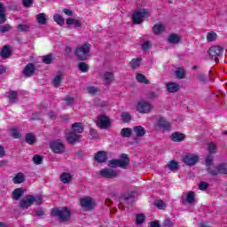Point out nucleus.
I'll list each match as a JSON object with an SVG mask.
<instances>
[{
    "label": "nucleus",
    "mask_w": 227,
    "mask_h": 227,
    "mask_svg": "<svg viewBox=\"0 0 227 227\" xmlns=\"http://www.w3.org/2000/svg\"><path fill=\"white\" fill-rule=\"evenodd\" d=\"M43 203V199L42 196H35V195H26L24 198H22L20 201V208L21 210H27L29 207H33V205H36L37 207H40Z\"/></svg>",
    "instance_id": "obj_1"
},
{
    "label": "nucleus",
    "mask_w": 227,
    "mask_h": 227,
    "mask_svg": "<svg viewBox=\"0 0 227 227\" xmlns=\"http://www.w3.org/2000/svg\"><path fill=\"white\" fill-rule=\"evenodd\" d=\"M90 52L91 44L88 42H85L83 44L78 46L75 49L74 55L76 56L77 59H79V61H86V59L91 56Z\"/></svg>",
    "instance_id": "obj_2"
},
{
    "label": "nucleus",
    "mask_w": 227,
    "mask_h": 227,
    "mask_svg": "<svg viewBox=\"0 0 227 227\" xmlns=\"http://www.w3.org/2000/svg\"><path fill=\"white\" fill-rule=\"evenodd\" d=\"M53 217H59L62 223H67L70 219V209L68 207H54L51 210Z\"/></svg>",
    "instance_id": "obj_3"
},
{
    "label": "nucleus",
    "mask_w": 227,
    "mask_h": 227,
    "mask_svg": "<svg viewBox=\"0 0 227 227\" xmlns=\"http://www.w3.org/2000/svg\"><path fill=\"white\" fill-rule=\"evenodd\" d=\"M130 164V159L125 153L121 155L119 160H111L108 163L109 168H121L122 169H127V166Z\"/></svg>",
    "instance_id": "obj_4"
},
{
    "label": "nucleus",
    "mask_w": 227,
    "mask_h": 227,
    "mask_svg": "<svg viewBox=\"0 0 227 227\" xmlns=\"http://www.w3.org/2000/svg\"><path fill=\"white\" fill-rule=\"evenodd\" d=\"M150 17V12H148L147 9H140V10H136L133 12L132 15V22L135 25L137 24H143V21L145 19H148Z\"/></svg>",
    "instance_id": "obj_5"
},
{
    "label": "nucleus",
    "mask_w": 227,
    "mask_h": 227,
    "mask_svg": "<svg viewBox=\"0 0 227 227\" xmlns=\"http://www.w3.org/2000/svg\"><path fill=\"white\" fill-rule=\"evenodd\" d=\"M207 174L211 176H217V175H227V163H221L214 167L207 168Z\"/></svg>",
    "instance_id": "obj_6"
},
{
    "label": "nucleus",
    "mask_w": 227,
    "mask_h": 227,
    "mask_svg": "<svg viewBox=\"0 0 227 227\" xmlns=\"http://www.w3.org/2000/svg\"><path fill=\"white\" fill-rule=\"evenodd\" d=\"M207 53L211 59H214L215 63H219V58L223 55V47L212 46L207 51Z\"/></svg>",
    "instance_id": "obj_7"
},
{
    "label": "nucleus",
    "mask_w": 227,
    "mask_h": 227,
    "mask_svg": "<svg viewBox=\"0 0 227 227\" xmlns=\"http://www.w3.org/2000/svg\"><path fill=\"white\" fill-rule=\"evenodd\" d=\"M153 110V105L148 101H140L137 106V111L142 114H147Z\"/></svg>",
    "instance_id": "obj_8"
},
{
    "label": "nucleus",
    "mask_w": 227,
    "mask_h": 227,
    "mask_svg": "<svg viewBox=\"0 0 227 227\" xmlns=\"http://www.w3.org/2000/svg\"><path fill=\"white\" fill-rule=\"evenodd\" d=\"M98 175L102 176V178H116L118 176V171L113 168H102L98 172Z\"/></svg>",
    "instance_id": "obj_9"
},
{
    "label": "nucleus",
    "mask_w": 227,
    "mask_h": 227,
    "mask_svg": "<svg viewBox=\"0 0 227 227\" xmlns=\"http://www.w3.org/2000/svg\"><path fill=\"white\" fill-rule=\"evenodd\" d=\"M80 204L84 210H93L95 207V203L93 202V199L91 197H84L80 200Z\"/></svg>",
    "instance_id": "obj_10"
},
{
    "label": "nucleus",
    "mask_w": 227,
    "mask_h": 227,
    "mask_svg": "<svg viewBox=\"0 0 227 227\" xmlns=\"http://www.w3.org/2000/svg\"><path fill=\"white\" fill-rule=\"evenodd\" d=\"M51 148L54 153H63L65 152V144L61 140H55L51 144Z\"/></svg>",
    "instance_id": "obj_11"
},
{
    "label": "nucleus",
    "mask_w": 227,
    "mask_h": 227,
    "mask_svg": "<svg viewBox=\"0 0 227 227\" xmlns=\"http://www.w3.org/2000/svg\"><path fill=\"white\" fill-rule=\"evenodd\" d=\"M157 127L164 130V132H169L171 130V123L164 117H160L157 121Z\"/></svg>",
    "instance_id": "obj_12"
},
{
    "label": "nucleus",
    "mask_w": 227,
    "mask_h": 227,
    "mask_svg": "<svg viewBox=\"0 0 227 227\" xmlns=\"http://www.w3.org/2000/svg\"><path fill=\"white\" fill-rule=\"evenodd\" d=\"M198 160H200V157L194 154L184 155L183 158V162H184L186 166H195Z\"/></svg>",
    "instance_id": "obj_13"
},
{
    "label": "nucleus",
    "mask_w": 227,
    "mask_h": 227,
    "mask_svg": "<svg viewBox=\"0 0 227 227\" xmlns=\"http://www.w3.org/2000/svg\"><path fill=\"white\" fill-rule=\"evenodd\" d=\"M98 125L100 129H107L111 126V121L106 115H99L98 117Z\"/></svg>",
    "instance_id": "obj_14"
},
{
    "label": "nucleus",
    "mask_w": 227,
    "mask_h": 227,
    "mask_svg": "<svg viewBox=\"0 0 227 227\" xmlns=\"http://www.w3.org/2000/svg\"><path fill=\"white\" fill-rule=\"evenodd\" d=\"M66 139L69 145H75V143L81 141V135L75 132H69L67 134Z\"/></svg>",
    "instance_id": "obj_15"
},
{
    "label": "nucleus",
    "mask_w": 227,
    "mask_h": 227,
    "mask_svg": "<svg viewBox=\"0 0 227 227\" xmlns=\"http://www.w3.org/2000/svg\"><path fill=\"white\" fill-rule=\"evenodd\" d=\"M107 159H108L107 153L104 151H98L94 157V160H96V162H98L99 164L106 162Z\"/></svg>",
    "instance_id": "obj_16"
},
{
    "label": "nucleus",
    "mask_w": 227,
    "mask_h": 227,
    "mask_svg": "<svg viewBox=\"0 0 227 227\" xmlns=\"http://www.w3.org/2000/svg\"><path fill=\"white\" fill-rule=\"evenodd\" d=\"M35 70L36 67H35V64L29 63L25 67L23 70V75H25V77H31V75L35 74Z\"/></svg>",
    "instance_id": "obj_17"
},
{
    "label": "nucleus",
    "mask_w": 227,
    "mask_h": 227,
    "mask_svg": "<svg viewBox=\"0 0 227 227\" xmlns=\"http://www.w3.org/2000/svg\"><path fill=\"white\" fill-rule=\"evenodd\" d=\"M103 81L105 82V86H109L110 84L114 82V74H113L112 72H106L103 75Z\"/></svg>",
    "instance_id": "obj_18"
},
{
    "label": "nucleus",
    "mask_w": 227,
    "mask_h": 227,
    "mask_svg": "<svg viewBox=\"0 0 227 227\" xmlns=\"http://www.w3.org/2000/svg\"><path fill=\"white\" fill-rule=\"evenodd\" d=\"M167 91L168 93H176L177 91L180 90V84L176 82H170L166 84Z\"/></svg>",
    "instance_id": "obj_19"
},
{
    "label": "nucleus",
    "mask_w": 227,
    "mask_h": 227,
    "mask_svg": "<svg viewBox=\"0 0 227 227\" xmlns=\"http://www.w3.org/2000/svg\"><path fill=\"white\" fill-rule=\"evenodd\" d=\"M0 56L4 59H8L10 56H12V51L10 50V45H4L1 51H0Z\"/></svg>",
    "instance_id": "obj_20"
},
{
    "label": "nucleus",
    "mask_w": 227,
    "mask_h": 227,
    "mask_svg": "<svg viewBox=\"0 0 227 227\" xmlns=\"http://www.w3.org/2000/svg\"><path fill=\"white\" fill-rule=\"evenodd\" d=\"M129 200H132V192H128L120 197L119 199V208H123V205H125V202L129 201Z\"/></svg>",
    "instance_id": "obj_21"
},
{
    "label": "nucleus",
    "mask_w": 227,
    "mask_h": 227,
    "mask_svg": "<svg viewBox=\"0 0 227 227\" xmlns=\"http://www.w3.org/2000/svg\"><path fill=\"white\" fill-rule=\"evenodd\" d=\"M171 139L175 143H182V141H184V139H185V134L180 133V132H174L171 135Z\"/></svg>",
    "instance_id": "obj_22"
},
{
    "label": "nucleus",
    "mask_w": 227,
    "mask_h": 227,
    "mask_svg": "<svg viewBox=\"0 0 227 227\" xmlns=\"http://www.w3.org/2000/svg\"><path fill=\"white\" fill-rule=\"evenodd\" d=\"M168 43H173L174 45H176L182 42V37L178 35L177 34H171L168 38Z\"/></svg>",
    "instance_id": "obj_23"
},
{
    "label": "nucleus",
    "mask_w": 227,
    "mask_h": 227,
    "mask_svg": "<svg viewBox=\"0 0 227 227\" xmlns=\"http://www.w3.org/2000/svg\"><path fill=\"white\" fill-rule=\"evenodd\" d=\"M24 195V188H17L12 192V200L19 201Z\"/></svg>",
    "instance_id": "obj_24"
},
{
    "label": "nucleus",
    "mask_w": 227,
    "mask_h": 227,
    "mask_svg": "<svg viewBox=\"0 0 227 227\" xmlns=\"http://www.w3.org/2000/svg\"><path fill=\"white\" fill-rule=\"evenodd\" d=\"M6 22V7L0 2V24Z\"/></svg>",
    "instance_id": "obj_25"
},
{
    "label": "nucleus",
    "mask_w": 227,
    "mask_h": 227,
    "mask_svg": "<svg viewBox=\"0 0 227 227\" xmlns=\"http://www.w3.org/2000/svg\"><path fill=\"white\" fill-rule=\"evenodd\" d=\"M71 129L73 132H76L77 134H82L84 132V126L81 122H74L72 124Z\"/></svg>",
    "instance_id": "obj_26"
},
{
    "label": "nucleus",
    "mask_w": 227,
    "mask_h": 227,
    "mask_svg": "<svg viewBox=\"0 0 227 227\" xmlns=\"http://www.w3.org/2000/svg\"><path fill=\"white\" fill-rule=\"evenodd\" d=\"M35 19L36 22L41 26H45L47 24V15L43 12L37 14Z\"/></svg>",
    "instance_id": "obj_27"
},
{
    "label": "nucleus",
    "mask_w": 227,
    "mask_h": 227,
    "mask_svg": "<svg viewBox=\"0 0 227 227\" xmlns=\"http://www.w3.org/2000/svg\"><path fill=\"white\" fill-rule=\"evenodd\" d=\"M60 180H61L62 184H70V182H72V180H74V177L72 176V175H70V173L64 172L60 176Z\"/></svg>",
    "instance_id": "obj_28"
},
{
    "label": "nucleus",
    "mask_w": 227,
    "mask_h": 227,
    "mask_svg": "<svg viewBox=\"0 0 227 227\" xmlns=\"http://www.w3.org/2000/svg\"><path fill=\"white\" fill-rule=\"evenodd\" d=\"M133 132L137 134V137H143V136L146 134V129H145L142 126H136L133 128Z\"/></svg>",
    "instance_id": "obj_29"
},
{
    "label": "nucleus",
    "mask_w": 227,
    "mask_h": 227,
    "mask_svg": "<svg viewBox=\"0 0 227 227\" xmlns=\"http://www.w3.org/2000/svg\"><path fill=\"white\" fill-rule=\"evenodd\" d=\"M66 24H67V26L74 25V27H81V26H82L81 20L73 18L67 19Z\"/></svg>",
    "instance_id": "obj_30"
},
{
    "label": "nucleus",
    "mask_w": 227,
    "mask_h": 227,
    "mask_svg": "<svg viewBox=\"0 0 227 227\" xmlns=\"http://www.w3.org/2000/svg\"><path fill=\"white\" fill-rule=\"evenodd\" d=\"M167 168L170 169V171H173L176 173V171H178V161L172 160L167 164Z\"/></svg>",
    "instance_id": "obj_31"
},
{
    "label": "nucleus",
    "mask_w": 227,
    "mask_h": 227,
    "mask_svg": "<svg viewBox=\"0 0 227 227\" xmlns=\"http://www.w3.org/2000/svg\"><path fill=\"white\" fill-rule=\"evenodd\" d=\"M136 79L137 82H141L142 84H150V81L141 73L137 74Z\"/></svg>",
    "instance_id": "obj_32"
},
{
    "label": "nucleus",
    "mask_w": 227,
    "mask_h": 227,
    "mask_svg": "<svg viewBox=\"0 0 227 227\" xmlns=\"http://www.w3.org/2000/svg\"><path fill=\"white\" fill-rule=\"evenodd\" d=\"M177 79H185V69L184 67H177L175 71Z\"/></svg>",
    "instance_id": "obj_33"
},
{
    "label": "nucleus",
    "mask_w": 227,
    "mask_h": 227,
    "mask_svg": "<svg viewBox=\"0 0 227 227\" xmlns=\"http://www.w3.org/2000/svg\"><path fill=\"white\" fill-rule=\"evenodd\" d=\"M25 141L27 143V145H35V142L36 141V137L32 133H27L25 136Z\"/></svg>",
    "instance_id": "obj_34"
},
{
    "label": "nucleus",
    "mask_w": 227,
    "mask_h": 227,
    "mask_svg": "<svg viewBox=\"0 0 227 227\" xmlns=\"http://www.w3.org/2000/svg\"><path fill=\"white\" fill-rule=\"evenodd\" d=\"M121 120L123 123H130L132 121V115L130 114L124 112L121 114Z\"/></svg>",
    "instance_id": "obj_35"
},
{
    "label": "nucleus",
    "mask_w": 227,
    "mask_h": 227,
    "mask_svg": "<svg viewBox=\"0 0 227 227\" xmlns=\"http://www.w3.org/2000/svg\"><path fill=\"white\" fill-rule=\"evenodd\" d=\"M164 29L165 27L162 24H156L153 27V32L154 35H160V33H163Z\"/></svg>",
    "instance_id": "obj_36"
},
{
    "label": "nucleus",
    "mask_w": 227,
    "mask_h": 227,
    "mask_svg": "<svg viewBox=\"0 0 227 227\" xmlns=\"http://www.w3.org/2000/svg\"><path fill=\"white\" fill-rule=\"evenodd\" d=\"M11 136L14 139H20L22 137V134H20V131L16 127L11 129Z\"/></svg>",
    "instance_id": "obj_37"
},
{
    "label": "nucleus",
    "mask_w": 227,
    "mask_h": 227,
    "mask_svg": "<svg viewBox=\"0 0 227 227\" xmlns=\"http://www.w3.org/2000/svg\"><path fill=\"white\" fill-rule=\"evenodd\" d=\"M25 181H26V177L22 173H18L16 176L13 178L14 184H23V182Z\"/></svg>",
    "instance_id": "obj_38"
},
{
    "label": "nucleus",
    "mask_w": 227,
    "mask_h": 227,
    "mask_svg": "<svg viewBox=\"0 0 227 227\" xmlns=\"http://www.w3.org/2000/svg\"><path fill=\"white\" fill-rule=\"evenodd\" d=\"M18 97H19V93L15 90H12L8 95V98L10 102H12V104H15V102H17Z\"/></svg>",
    "instance_id": "obj_39"
},
{
    "label": "nucleus",
    "mask_w": 227,
    "mask_h": 227,
    "mask_svg": "<svg viewBox=\"0 0 227 227\" xmlns=\"http://www.w3.org/2000/svg\"><path fill=\"white\" fill-rule=\"evenodd\" d=\"M121 136L122 137H130L132 136V129L130 128H123L121 129Z\"/></svg>",
    "instance_id": "obj_40"
},
{
    "label": "nucleus",
    "mask_w": 227,
    "mask_h": 227,
    "mask_svg": "<svg viewBox=\"0 0 227 227\" xmlns=\"http://www.w3.org/2000/svg\"><path fill=\"white\" fill-rule=\"evenodd\" d=\"M16 27L19 33H27L30 29V27L26 24H19Z\"/></svg>",
    "instance_id": "obj_41"
},
{
    "label": "nucleus",
    "mask_w": 227,
    "mask_h": 227,
    "mask_svg": "<svg viewBox=\"0 0 227 227\" xmlns=\"http://www.w3.org/2000/svg\"><path fill=\"white\" fill-rule=\"evenodd\" d=\"M54 61V57L51 54L43 56V63L45 65H51Z\"/></svg>",
    "instance_id": "obj_42"
},
{
    "label": "nucleus",
    "mask_w": 227,
    "mask_h": 227,
    "mask_svg": "<svg viewBox=\"0 0 227 227\" xmlns=\"http://www.w3.org/2000/svg\"><path fill=\"white\" fill-rule=\"evenodd\" d=\"M131 68L136 70V68H139L141 65V59H133L130 62Z\"/></svg>",
    "instance_id": "obj_43"
},
{
    "label": "nucleus",
    "mask_w": 227,
    "mask_h": 227,
    "mask_svg": "<svg viewBox=\"0 0 227 227\" xmlns=\"http://www.w3.org/2000/svg\"><path fill=\"white\" fill-rule=\"evenodd\" d=\"M53 19H54L55 22H57V24H59V26H65V19H63L61 17V15L55 14L53 16Z\"/></svg>",
    "instance_id": "obj_44"
},
{
    "label": "nucleus",
    "mask_w": 227,
    "mask_h": 227,
    "mask_svg": "<svg viewBox=\"0 0 227 227\" xmlns=\"http://www.w3.org/2000/svg\"><path fill=\"white\" fill-rule=\"evenodd\" d=\"M207 150L210 155H212V153H215L217 152V145H215L214 142L209 143Z\"/></svg>",
    "instance_id": "obj_45"
},
{
    "label": "nucleus",
    "mask_w": 227,
    "mask_h": 227,
    "mask_svg": "<svg viewBox=\"0 0 227 227\" xmlns=\"http://www.w3.org/2000/svg\"><path fill=\"white\" fill-rule=\"evenodd\" d=\"M13 29V27L10 24H5L0 26V33H8V31H12Z\"/></svg>",
    "instance_id": "obj_46"
},
{
    "label": "nucleus",
    "mask_w": 227,
    "mask_h": 227,
    "mask_svg": "<svg viewBox=\"0 0 227 227\" xmlns=\"http://www.w3.org/2000/svg\"><path fill=\"white\" fill-rule=\"evenodd\" d=\"M78 68L81 72L86 73L90 70V67L85 62H80L78 64Z\"/></svg>",
    "instance_id": "obj_47"
},
{
    "label": "nucleus",
    "mask_w": 227,
    "mask_h": 227,
    "mask_svg": "<svg viewBox=\"0 0 227 227\" xmlns=\"http://www.w3.org/2000/svg\"><path fill=\"white\" fill-rule=\"evenodd\" d=\"M154 205L160 210H164V208H166V203L164 201L160 200H156L154 201Z\"/></svg>",
    "instance_id": "obj_48"
},
{
    "label": "nucleus",
    "mask_w": 227,
    "mask_h": 227,
    "mask_svg": "<svg viewBox=\"0 0 227 227\" xmlns=\"http://www.w3.org/2000/svg\"><path fill=\"white\" fill-rule=\"evenodd\" d=\"M61 81H63V76L61 74L55 76L53 79V86H55V88H59Z\"/></svg>",
    "instance_id": "obj_49"
},
{
    "label": "nucleus",
    "mask_w": 227,
    "mask_h": 227,
    "mask_svg": "<svg viewBox=\"0 0 227 227\" xmlns=\"http://www.w3.org/2000/svg\"><path fill=\"white\" fill-rule=\"evenodd\" d=\"M196 79L197 81H199V82H203V84L207 82V76H205V74L203 73H198L196 75Z\"/></svg>",
    "instance_id": "obj_50"
},
{
    "label": "nucleus",
    "mask_w": 227,
    "mask_h": 227,
    "mask_svg": "<svg viewBox=\"0 0 227 227\" xmlns=\"http://www.w3.org/2000/svg\"><path fill=\"white\" fill-rule=\"evenodd\" d=\"M207 42H214V41L217 40V34H215L214 32L207 33Z\"/></svg>",
    "instance_id": "obj_51"
},
{
    "label": "nucleus",
    "mask_w": 227,
    "mask_h": 227,
    "mask_svg": "<svg viewBox=\"0 0 227 227\" xmlns=\"http://www.w3.org/2000/svg\"><path fill=\"white\" fill-rule=\"evenodd\" d=\"M32 160L34 163H35L36 165H40L42 164V162H43V158L40 155H35L33 158H32Z\"/></svg>",
    "instance_id": "obj_52"
},
{
    "label": "nucleus",
    "mask_w": 227,
    "mask_h": 227,
    "mask_svg": "<svg viewBox=\"0 0 227 227\" xmlns=\"http://www.w3.org/2000/svg\"><path fill=\"white\" fill-rule=\"evenodd\" d=\"M87 91L90 95H97V93H98V88L90 86L87 87Z\"/></svg>",
    "instance_id": "obj_53"
},
{
    "label": "nucleus",
    "mask_w": 227,
    "mask_h": 227,
    "mask_svg": "<svg viewBox=\"0 0 227 227\" xmlns=\"http://www.w3.org/2000/svg\"><path fill=\"white\" fill-rule=\"evenodd\" d=\"M194 192H189L186 196V203H192L194 201Z\"/></svg>",
    "instance_id": "obj_54"
},
{
    "label": "nucleus",
    "mask_w": 227,
    "mask_h": 227,
    "mask_svg": "<svg viewBox=\"0 0 227 227\" xmlns=\"http://www.w3.org/2000/svg\"><path fill=\"white\" fill-rule=\"evenodd\" d=\"M145 215L143 214H138L137 215V224H143L145 223Z\"/></svg>",
    "instance_id": "obj_55"
},
{
    "label": "nucleus",
    "mask_w": 227,
    "mask_h": 227,
    "mask_svg": "<svg viewBox=\"0 0 227 227\" xmlns=\"http://www.w3.org/2000/svg\"><path fill=\"white\" fill-rule=\"evenodd\" d=\"M64 101L66 102L67 106H73L74 102V98H72L70 96H67L64 98Z\"/></svg>",
    "instance_id": "obj_56"
},
{
    "label": "nucleus",
    "mask_w": 227,
    "mask_h": 227,
    "mask_svg": "<svg viewBox=\"0 0 227 227\" xmlns=\"http://www.w3.org/2000/svg\"><path fill=\"white\" fill-rule=\"evenodd\" d=\"M199 189L200 191H207V189H208V183L203 181L200 182L199 184Z\"/></svg>",
    "instance_id": "obj_57"
},
{
    "label": "nucleus",
    "mask_w": 227,
    "mask_h": 227,
    "mask_svg": "<svg viewBox=\"0 0 227 227\" xmlns=\"http://www.w3.org/2000/svg\"><path fill=\"white\" fill-rule=\"evenodd\" d=\"M9 10H12L13 12H17L19 10V5L15 2L9 3Z\"/></svg>",
    "instance_id": "obj_58"
},
{
    "label": "nucleus",
    "mask_w": 227,
    "mask_h": 227,
    "mask_svg": "<svg viewBox=\"0 0 227 227\" xmlns=\"http://www.w3.org/2000/svg\"><path fill=\"white\" fill-rule=\"evenodd\" d=\"M213 160H214L212 159V156H211V155H207V156L206 157V166H207V168H211Z\"/></svg>",
    "instance_id": "obj_59"
},
{
    "label": "nucleus",
    "mask_w": 227,
    "mask_h": 227,
    "mask_svg": "<svg viewBox=\"0 0 227 227\" xmlns=\"http://www.w3.org/2000/svg\"><path fill=\"white\" fill-rule=\"evenodd\" d=\"M163 227H173V222H171V219L166 218L163 222Z\"/></svg>",
    "instance_id": "obj_60"
},
{
    "label": "nucleus",
    "mask_w": 227,
    "mask_h": 227,
    "mask_svg": "<svg viewBox=\"0 0 227 227\" xmlns=\"http://www.w3.org/2000/svg\"><path fill=\"white\" fill-rule=\"evenodd\" d=\"M23 6L25 8H31L33 6V0H23Z\"/></svg>",
    "instance_id": "obj_61"
},
{
    "label": "nucleus",
    "mask_w": 227,
    "mask_h": 227,
    "mask_svg": "<svg viewBox=\"0 0 227 227\" xmlns=\"http://www.w3.org/2000/svg\"><path fill=\"white\" fill-rule=\"evenodd\" d=\"M90 134L92 137L93 139H97V137H98V133L97 132V130L91 129L90 130Z\"/></svg>",
    "instance_id": "obj_62"
},
{
    "label": "nucleus",
    "mask_w": 227,
    "mask_h": 227,
    "mask_svg": "<svg viewBox=\"0 0 227 227\" xmlns=\"http://www.w3.org/2000/svg\"><path fill=\"white\" fill-rule=\"evenodd\" d=\"M142 49L143 51H148V49H150V42H145L144 44L142 45Z\"/></svg>",
    "instance_id": "obj_63"
},
{
    "label": "nucleus",
    "mask_w": 227,
    "mask_h": 227,
    "mask_svg": "<svg viewBox=\"0 0 227 227\" xmlns=\"http://www.w3.org/2000/svg\"><path fill=\"white\" fill-rule=\"evenodd\" d=\"M149 98H159V93L157 92H150L148 94Z\"/></svg>",
    "instance_id": "obj_64"
}]
</instances>
